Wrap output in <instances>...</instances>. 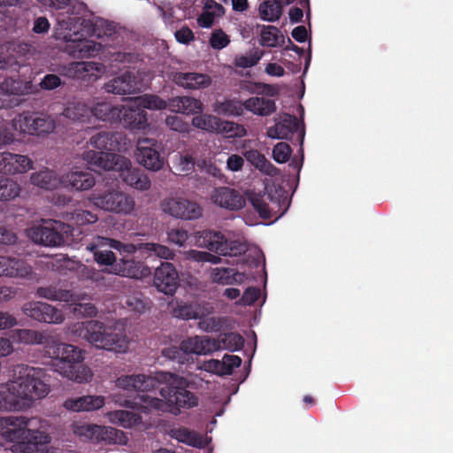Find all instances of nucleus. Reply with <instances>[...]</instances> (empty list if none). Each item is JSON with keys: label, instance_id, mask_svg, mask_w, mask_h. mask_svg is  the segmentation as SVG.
Masks as SVG:
<instances>
[{"label": "nucleus", "instance_id": "obj_1", "mask_svg": "<svg viewBox=\"0 0 453 453\" xmlns=\"http://www.w3.org/2000/svg\"><path fill=\"white\" fill-rule=\"evenodd\" d=\"M13 426V429L3 433L2 437L7 434L11 441L17 440L12 445L13 453H48V444L50 441L49 434L39 429L32 428L37 418H27L26 417H2V423Z\"/></svg>", "mask_w": 453, "mask_h": 453}, {"label": "nucleus", "instance_id": "obj_2", "mask_svg": "<svg viewBox=\"0 0 453 453\" xmlns=\"http://www.w3.org/2000/svg\"><path fill=\"white\" fill-rule=\"evenodd\" d=\"M46 349L52 357L54 371L63 377L79 383L88 382L92 379L90 369L81 364L83 356L76 346L50 338Z\"/></svg>", "mask_w": 453, "mask_h": 453}, {"label": "nucleus", "instance_id": "obj_3", "mask_svg": "<svg viewBox=\"0 0 453 453\" xmlns=\"http://www.w3.org/2000/svg\"><path fill=\"white\" fill-rule=\"evenodd\" d=\"M82 158L90 166L104 171H116L123 180L136 189L148 190L150 180L143 170L131 168L130 161L116 153L95 152L93 150L84 151Z\"/></svg>", "mask_w": 453, "mask_h": 453}, {"label": "nucleus", "instance_id": "obj_4", "mask_svg": "<svg viewBox=\"0 0 453 453\" xmlns=\"http://www.w3.org/2000/svg\"><path fill=\"white\" fill-rule=\"evenodd\" d=\"M15 378L5 384L7 391L17 399L35 401L44 398L50 392L48 374L41 368L18 365L13 369Z\"/></svg>", "mask_w": 453, "mask_h": 453}, {"label": "nucleus", "instance_id": "obj_5", "mask_svg": "<svg viewBox=\"0 0 453 453\" xmlns=\"http://www.w3.org/2000/svg\"><path fill=\"white\" fill-rule=\"evenodd\" d=\"M160 395L167 400L169 412L177 416L181 409H191L198 405V396L188 390L189 383L187 379L167 372H157Z\"/></svg>", "mask_w": 453, "mask_h": 453}, {"label": "nucleus", "instance_id": "obj_6", "mask_svg": "<svg viewBox=\"0 0 453 453\" xmlns=\"http://www.w3.org/2000/svg\"><path fill=\"white\" fill-rule=\"evenodd\" d=\"M77 326L76 330L96 348L119 353L128 349L129 341L124 332H116L115 328L101 321L88 320Z\"/></svg>", "mask_w": 453, "mask_h": 453}, {"label": "nucleus", "instance_id": "obj_7", "mask_svg": "<svg viewBox=\"0 0 453 453\" xmlns=\"http://www.w3.org/2000/svg\"><path fill=\"white\" fill-rule=\"evenodd\" d=\"M111 398L116 404L134 410L145 415L160 412H169V405L165 398H158L147 394L126 395L123 393H112Z\"/></svg>", "mask_w": 453, "mask_h": 453}, {"label": "nucleus", "instance_id": "obj_8", "mask_svg": "<svg viewBox=\"0 0 453 453\" xmlns=\"http://www.w3.org/2000/svg\"><path fill=\"white\" fill-rule=\"evenodd\" d=\"M73 230L70 224L53 220L45 225L30 228L28 236L35 243L47 247H58L63 245L69 235H73Z\"/></svg>", "mask_w": 453, "mask_h": 453}, {"label": "nucleus", "instance_id": "obj_9", "mask_svg": "<svg viewBox=\"0 0 453 453\" xmlns=\"http://www.w3.org/2000/svg\"><path fill=\"white\" fill-rule=\"evenodd\" d=\"M196 244L221 256L237 257L247 251L244 242L238 240L228 242L220 232L210 230L198 233Z\"/></svg>", "mask_w": 453, "mask_h": 453}, {"label": "nucleus", "instance_id": "obj_10", "mask_svg": "<svg viewBox=\"0 0 453 453\" xmlns=\"http://www.w3.org/2000/svg\"><path fill=\"white\" fill-rule=\"evenodd\" d=\"M37 4L57 14L62 30H69L73 18L86 12V4L78 0H35Z\"/></svg>", "mask_w": 453, "mask_h": 453}, {"label": "nucleus", "instance_id": "obj_11", "mask_svg": "<svg viewBox=\"0 0 453 453\" xmlns=\"http://www.w3.org/2000/svg\"><path fill=\"white\" fill-rule=\"evenodd\" d=\"M15 130L31 135H43L55 130V121L47 115L25 111L16 116L12 120Z\"/></svg>", "mask_w": 453, "mask_h": 453}, {"label": "nucleus", "instance_id": "obj_12", "mask_svg": "<svg viewBox=\"0 0 453 453\" xmlns=\"http://www.w3.org/2000/svg\"><path fill=\"white\" fill-rule=\"evenodd\" d=\"M69 28L74 34L81 35H95L102 37L111 35L115 27L107 20L95 17L86 5V12L81 15H76Z\"/></svg>", "mask_w": 453, "mask_h": 453}, {"label": "nucleus", "instance_id": "obj_13", "mask_svg": "<svg viewBox=\"0 0 453 453\" xmlns=\"http://www.w3.org/2000/svg\"><path fill=\"white\" fill-rule=\"evenodd\" d=\"M160 206L164 213L179 219L194 220L203 215L200 204L181 196L166 197L161 202Z\"/></svg>", "mask_w": 453, "mask_h": 453}, {"label": "nucleus", "instance_id": "obj_14", "mask_svg": "<svg viewBox=\"0 0 453 453\" xmlns=\"http://www.w3.org/2000/svg\"><path fill=\"white\" fill-rule=\"evenodd\" d=\"M104 65L96 62H71L58 68L60 75L70 79L92 82L104 72Z\"/></svg>", "mask_w": 453, "mask_h": 453}, {"label": "nucleus", "instance_id": "obj_15", "mask_svg": "<svg viewBox=\"0 0 453 453\" xmlns=\"http://www.w3.org/2000/svg\"><path fill=\"white\" fill-rule=\"evenodd\" d=\"M93 203L104 211L128 214L134 207V200L119 191H110L92 196Z\"/></svg>", "mask_w": 453, "mask_h": 453}, {"label": "nucleus", "instance_id": "obj_16", "mask_svg": "<svg viewBox=\"0 0 453 453\" xmlns=\"http://www.w3.org/2000/svg\"><path fill=\"white\" fill-rule=\"evenodd\" d=\"M160 145L151 138H139L137 142V160L145 168L157 172L164 166V157L159 153Z\"/></svg>", "mask_w": 453, "mask_h": 453}, {"label": "nucleus", "instance_id": "obj_17", "mask_svg": "<svg viewBox=\"0 0 453 453\" xmlns=\"http://www.w3.org/2000/svg\"><path fill=\"white\" fill-rule=\"evenodd\" d=\"M73 432L81 441H105L106 443H117L119 430L112 427H105L93 424L75 423L73 425Z\"/></svg>", "mask_w": 453, "mask_h": 453}, {"label": "nucleus", "instance_id": "obj_18", "mask_svg": "<svg viewBox=\"0 0 453 453\" xmlns=\"http://www.w3.org/2000/svg\"><path fill=\"white\" fill-rule=\"evenodd\" d=\"M267 135L281 140H292L296 135L297 141L303 143L304 129H300L299 120L295 115L286 114L280 121L267 129Z\"/></svg>", "mask_w": 453, "mask_h": 453}, {"label": "nucleus", "instance_id": "obj_19", "mask_svg": "<svg viewBox=\"0 0 453 453\" xmlns=\"http://www.w3.org/2000/svg\"><path fill=\"white\" fill-rule=\"evenodd\" d=\"M23 313L38 321L49 324H59L64 320L62 311L42 302H29L22 306Z\"/></svg>", "mask_w": 453, "mask_h": 453}, {"label": "nucleus", "instance_id": "obj_20", "mask_svg": "<svg viewBox=\"0 0 453 453\" xmlns=\"http://www.w3.org/2000/svg\"><path fill=\"white\" fill-rule=\"evenodd\" d=\"M157 373L155 377L146 374L121 375L115 380V385L127 392H149L157 388L158 384Z\"/></svg>", "mask_w": 453, "mask_h": 453}, {"label": "nucleus", "instance_id": "obj_21", "mask_svg": "<svg viewBox=\"0 0 453 453\" xmlns=\"http://www.w3.org/2000/svg\"><path fill=\"white\" fill-rule=\"evenodd\" d=\"M154 286L165 295H173L179 283V275L173 264L164 262L157 267L153 278Z\"/></svg>", "mask_w": 453, "mask_h": 453}, {"label": "nucleus", "instance_id": "obj_22", "mask_svg": "<svg viewBox=\"0 0 453 453\" xmlns=\"http://www.w3.org/2000/svg\"><path fill=\"white\" fill-rule=\"evenodd\" d=\"M211 199L214 204L229 211H238L246 204V199L241 192L229 187L215 188Z\"/></svg>", "mask_w": 453, "mask_h": 453}, {"label": "nucleus", "instance_id": "obj_23", "mask_svg": "<svg viewBox=\"0 0 453 453\" xmlns=\"http://www.w3.org/2000/svg\"><path fill=\"white\" fill-rule=\"evenodd\" d=\"M113 239L97 235L87 245V250L91 251L95 261L100 265H111L117 261L113 251Z\"/></svg>", "mask_w": 453, "mask_h": 453}, {"label": "nucleus", "instance_id": "obj_24", "mask_svg": "<svg viewBox=\"0 0 453 453\" xmlns=\"http://www.w3.org/2000/svg\"><path fill=\"white\" fill-rule=\"evenodd\" d=\"M81 34H74L72 31L65 30L64 39L73 42L69 53L76 58H86L96 56L101 50L102 45L93 41L84 40Z\"/></svg>", "mask_w": 453, "mask_h": 453}, {"label": "nucleus", "instance_id": "obj_25", "mask_svg": "<svg viewBox=\"0 0 453 453\" xmlns=\"http://www.w3.org/2000/svg\"><path fill=\"white\" fill-rule=\"evenodd\" d=\"M125 140L126 135L121 132L101 131L90 137L89 144L99 150L98 152L109 153L108 151H120L125 145Z\"/></svg>", "mask_w": 453, "mask_h": 453}, {"label": "nucleus", "instance_id": "obj_26", "mask_svg": "<svg viewBox=\"0 0 453 453\" xmlns=\"http://www.w3.org/2000/svg\"><path fill=\"white\" fill-rule=\"evenodd\" d=\"M192 125L199 129L207 132H217V133H231L233 134H238L234 132V128H240V127L234 122L222 120L219 118L211 114H200L195 116L192 119Z\"/></svg>", "mask_w": 453, "mask_h": 453}, {"label": "nucleus", "instance_id": "obj_27", "mask_svg": "<svg viewBox=\"0 0 453 453\" xmlns=\"http://www.w3.org/2000/svg\"><path fill=\"white\" fill-rule=\"evenodd\" d=\"M249 200L259 217L264 219H271L273 217L278 219L285 212L284 210L278 213L280 207V200L275 201L271 194H265L263 196L252 194L250 196Z\"/></svg>", "mask_w": 453, "mask_h": 453}, {"label": "nucleus", "instance_id": "obj_28", "mask_svg": "<svg viewBox=\"0 0 453 453\" xmlns=\"http://www.w3.org/2000/svg\"><path fill=\"white\" fill-rule=\"evenodd\" d=\"M169 78L173 83L186 89H200L208 88L211 83L209 75L200 73L172 72Z\"/></svg>", "mask_w": 453, "mask_h": 453}, {"label": "nucleus", "instance_id": "obj_29", "mask_svg": "<svg viewBox=\"0 0 453 453\" xmlns=\"http://www.w3.org/2000/svg\"><path fill=\"white\" fill-rule=\"evenodd\" d=\"M111 268L115 274L133 279H142L150 273L149 267L142 262L127 257L116 261Z\"/></svg>", "mask_w": 453, "mask_h": 453}, {"label": "nucleus", "instance_id": "obj_30", "mask_svg": "<svg viewBox=\"0 0 453 453\" xmlns=\"http://www.w3.org/2000/svg\"><path fill=\"white\" fill-rule=\"evenodd\" d=\"M104 403L105 399L104 396L88 395L67 398L63 403V407L74 412L94 411L101 409Z\"/></svg>", "mask_w": 453, "mask_h": 453}, {"label": "nucleus", "instance_id": "obj_31", "mask_svg": "<svg viewBox=\"0 0 453 453\" xmlns=\"http://www.w3.org/2000/svg\"><path fill=\"white\" fill-rule=\"evenodd\" d=\"M180 344L188 358H190V355L192 354L206 355L220 347L218 341L199 336L188 337L183 340Z\"/></svg>", "mask_w": 453, "mask_h": 453}, {"label": "nucleus", "instance_id": "obj_32", "mask_svg": "<svg viewBox=\"0 0 453 453\" xmlns=\"http://www.w3.org/2000/svg\"><path fill=\"white\" fill-rule=\"evenodd\" d=\"M104 89L108 93L116 95H129L136 91L134 74L126 71L119 76L114 77L104 84Z\"/></svg>", "mask_w": 453, "mask_h": 453}, {"label": "nucleus", "instance_id": "obj_33", "mask_svg": "<svg viewBox=\"0 0 453 453\" xmlns=\"http://www.w3.org/2000/svg\"><path fill=\"white\" fill-rule=\"evenodd\" d=\"M32 168V161L23 155L2 151V173L15 174Z\"/></svg>", "mask_w": 453, "mask_h": 453}, {"label": "nucleus", "instance_id": "obj_34", "mask_svg": "<svg viewBox=\"0 0 453 453\" xmlns=\"http://www.w3.org/2000/svg\"><path fill=\"white\" fill-rule=\"evenodd\" d=\"M119 121L131 130H144L147 127V113L141 108L121 106Z\"/></svg>", "mask_w": 453, "mask_h": 453}, {"label": "nucleus", "instance_id": "obj_35", "mask_svg": "<svg viewBox=\"0 0 453 453\" xmlns=\"http://www.w3.org/2000/svg\"><path fill=\"white\" fill-rule=\"evenodd\" d=\"M62 182L75 190H88L95 186L96 180L93 174L87 171H74L65 174Z\"/></svg>", "mask_w": 453, "mask_h": 453}, {"label": "nucleus", "instance_id": "obj_36", "mask_svg": "<svg viewBox=\"0 0 453 453\" xmlns=\"http://www.w3.org/2000/svg\"><path fill=\"white\" fill-rule=\"evenodd\" d=\"M31 273V267L24 260L2 255V275L25 278Z\"/></svg>", "mask_w": 453, "mask_h": 453}, {"label": "nucleus", "instance_id": "obj_37", "mask_svg": "<svg viewBox=\"0 0 453 453\" xmlns=\"http://www.w3.org/2000/svg\"><path fill=\"white\" fill-rule=\"evenodd\" d=\"M169 107L173 111L190 115L203 111V103L191 96H176L170 100Z\"/></svg>", "mask_w": 453, "mask_h": 453}, {"label": "nucleus", "instance_id": "obj_38", "mask_svg": "<svg viewBox=\"0 0 453 453\" xmlns=\"http://www.w3.org/2000/svg\"><path fill=\"white\" fill-rule=\"evenodd\" d=\"M10 337L17 344H39L47 345L50 337L33 329H14L10 331Z\"/></svg>", "mask_w": 453, "mask_h": 453}, {"label": "nucleus", "instance_id": "obj_39", "mask_svg": "<svg viewBox=\"0 0 453 453\" xmlns=\"http://www.w3.org/2000/svg\"><path fill=\"white\" fill-rule=\"evenodd\" d=\"M91 114L102 121L116 123L121 118V106L111 103H97L92 109Z\"/></svg>", "mask_w": 453, "mask_h": 453}, {"label": "nucleus", "instance_id": "obj_40", "mask_svg": "<svg viewBox=\"0 0 453 453\" xmlns=\"http://www.w3.org/2000/svg\"><path fill=\"white\" fill-rule=\"evenodd\" d=\"M245 106L247 111L262 117L270 116L277 109L274 100L259 96L245 100Z\"/></svg>", "mask_w": 453, "mask_h": 453}, {"label": "nucleus", "instance_id": "obj_41", "mask_svg": "<svg viewBox=\"0 0 453 453\" xmlns=\"http://www.w3.org/2000/svg\"><path fill=\"white\" fill-rule=\"evenodd\" d=\"M243 155L246 160L261 173L272 177L278 174V169L258 150H246Z\"/></svg>", "mask_w": 453, "mask_h": 453}, {"label": "nucleus", "instance_id": "obj_42", "mask_svg": "<svg viewBox=\"0 0 453 453\" xmlns=\"http://www.w3.org/2000/svg\"><path fill=\"white\" fill-rule=\"evenodd\" d=\"M38 296L52 301L74 303L78 300L77 295L71 290L58 288L56 286L40 287L36 290Z\"/></svg>", "mask_w": 453, "mask_h": 453}, {"label": "nucleus", "instance_id": "obj_43", "mask_svg": "<svg viewBox=\"0 0 453 453\" xmlns=\"http://www.w3.org/2000/svg\"><path fill=\"white\" fill-rule=\"evenodd\" d=\"M246 110L245 101L242 103L236 98L226 99L224 101L217 100L213 104V111L219 115L226 117H239Z\"/></svg>", "mask_w": 453, "mask_h": 453}, {"label": "nucleus", "instance_id": "obj_44", "mask_svg": "<svg viewBox=\"0 0 453 453\" xmlns=\"http://www.w3.org/2000/svg\"><path fill=\"white\" fill-rule=\"evenodd\" d=\"M246 276L244 273H239L233 268H214L211 271L212 281L221 285L241 284Z\"/></svg>", "mask_w": 453, "mask_h": 453}, {"label": "nucleus", "instance_id": "obj_45", "mask_svg": "<svg viewBox=\"0 0 453 453\" xmlns=\"http://www.w3.org/2000/svg\"><path fill=\"white\" fill-rule=\"evenodd\" d=\"M63 115L73 121L84 122L91 115V108L84 103H70L64 109Z\"/></svg>", "mask_w": 453, "mask_h": 453}, {"label": "nucleus", "instance_id": "obj_46", "mask_svg": "<svg viewBox=\"0 0 453 453\" xmlns=\"http://www.w3.org/2000/svg\"><path fill=\"white\" fill-rule=\"evenodd\" d=\"M258 11L264 20L276 21L282 14V5L279 1L265 0L259 4Z\"/></svg>", "mask_w": 453, "mask_h": 453}, {"label": "nucleus", "instance_id": "obj_47", "mask_svg": "<svg viewBox=\"0 0 453 453\" xmlns=\"http://www.w3.org/2000/svg\"><path fill=\"white\" fill-rule=\"evenodd\" d=\"M109 417L113 422L126 428L132 427L142 419L139 414L126 410L111 411L109 413Z\"/></svg>", "mask_w": 453, "mask_h": 453}, {"label": "nucleus", "instance_id": "obj_48", "mask_svg": "<svg viewBox=\"0 0 453 453\" xmlns=\"http://www.w3.org/2000/svg\"><path fill=\"white\" fill-rule=\"evenodd\" d=\"M172 314L174 318L185 320L200 319L202 316L198 305L187 303H177Z\"/></svg>", "mask_w": 453, "mask_h": 453}, {"label": "nucleus", "instance_id": "obj_49", "mask_svg": "<svg viewBox=\"0 0 453 453\" xmlns=\"http://www.w3.org/2000/svg\"><path fill=\"white\" fill-rule=\"evenodd\" d=\"M31 182L44 189H55L58 185V180L51 172L44 171L33 173L31 176Z\"/></svg>", "mask_w": 453, "mask_h": 453}, {"label": "nucleus", "instance_id": "obj_50", "mask_svg": "<svg viewBox=\"0 0 453 453\" xmlns=\"http://www.w3.org/2000/svg\"><path fill=\"white\" fill-rule=\"evenodd\" d=\"M263 56V50L252 49L245 55H237L234 58V65L240 68L252 67L260 61Z\"/></svg>", "mask_w": 453, "mask_h": 453}, {"label": "nucleus", "instance_id": "obj_51", "mask_svg": "<svg viewBox=\"0 0 453 453\" xmlns=\"http://www.w3.org/2000/svg\"><path fill=\"white\" fill-rule=\"evenodd\" d=\"M280 30L274 26H264L260 32V44L264 47H276L279 43Z\"/></svg>", "mask_w": 453, "mask_h": 453}, {"label": "nucleus", "instance_id": "obj_52", "mask_svg": "<svg viewBox=\"0 0 453 453\" xmlns=\"http://www.w3.org/2000/svg\"><path fill=\"white\" fill-rule=\"evenodd\" d=\"M69 219L71 221H73V224L79 226L93 224L98 220V217L96 214L82 209L74 210L73 212L70 213Z\"/></svg>", "mask_w": 453, "mask_h": 453}, {"label": "nucleus", "instance_id": "obj_53", "mask_svg": "<svg viewBox=\"0 0 453 453\" xmlns=\"http://www.w3.org/2000/svg\"><path fill=\"white\" fill-rule=\"evenodd\" d=\"M138 100L139 105L145 109L163 110L167 107V103L157 95H144Z\"/></svg>", "mask_w": 453, "mask_h": 453}, {"label": "nucleus", "instance_id": "obj_54", "mask_svg": "<svg viewBox=\"0 0 453 453\" xmlns=\"http://www.w3.org/2000/svg\"><path fill=\"white\" fill-rule=\"evenodd\" d=\"M220 342L225 349L230 351H236L243 347L244 339L240 334L228 333L222 336Z\"/></svg>", "mask_w": 453, "mask_h": 453}, {"label": "nucleus", "instance_id": "obj_55", "mask_svg": "<svg viewBox=\"0 0 453 453\" xmlns=\"http://www.w3.org/2000/svg\"><path fill=\"white\" fill-rule=\"evenodd\" d=\"M145 251L150 252L160 258L173 259L174 253L168 247L153 242H144L143 247Z\"/></svg>", "mask_w": 453, "mask_h": 453}, {"label": "nucleus", "instance_id": "obj_56", "mask_svg": "<svg viewBox=\"0 0 453 453\" xmlns=\"http://www.w3.org/2000/svg\"><path fill=\"white\" fill-rule=\"evenodd\" d=\"M20 188L17 181L2 177V200H11L19 195Z\"/></svg>", "mask_w": 453, "mask_h": 453}, {"label": "nucleus", "instance_id": "obj_57", "mask_svg": "<svg viewBox=\"0 0 453 453\" xmlns=\"http://www.w3.org/2000/svg\"><path fill=\"white\" fill-rule=\"evenodd\" d=\"M111 63L122 64L127 66L131 64H135L141 60L140 55L135 52H122L116 51L111 54L110 57Z\"/></svg>", "mask_w": 453, "mask_h": 453}, {"label": "nucleus", "instance_id": "obj_58", "mask_svg": "<svg viewBox=\"0 0 453 453\" xmlns=\"http://www.w3.org/2000/svg\"><path fill=\"white\" fill-rule=\"evenodd\" d=\"M162 354L164 357H167L170 360L176 361L179 364H185L189 361L188 357L187 356L186 352H184V349L180 344L179 347L177 346H171L168 348H165L163 349Z\"/></svg>", "mask_w": 453, "mask_h": 453}, {"label": "nucleus", "instance_id": "obj_59", "mask_svg": "<svg viewBox=\"0 0 453 453\" xmlns=\"http://www.w3.org/2000/svg\"><path fill=\"white\" fill-rule=\"evenodd\" d=\"M291 153L290 146L287 142H280L274 146L273 157L277 163H285L289 159Z\"/></svg>", "mask_w": 453, "mask_h": 453}, {"label": "nucleus", "instance_id": "obj_60", "mask_svg": "<svg viewBox=\"0 0 453 453\" xmlns=\"http://www.w3.org/2000/svg\"><path fill=\"white\" fill-rule=\"evenodd\" d=\"M195 159L190 155H180L175 166L178 174L188 175L195 168Z\"/></svg>", "mask_w": 453, "mask_h": 453}, {"label": "nucleus", "instance_id": "obj_61", "mask_svg": "<svg viewBox=\"0 0 453 453\" xmlns=\"http://www.w3.org/2000/svg\"><path fill=\"white\" fill-rule=\"evenodd\" d=\"M166 126L173 131L179 133H188L189 132V125L185 122L181 117L177 115H170L165 119Z\"/></svg>", "mask_w": 453, "mask_h": 453}, {"label": "nucleus", "instance_id": "obj_62", "mask_svg": "<svg viewBox=\"0 0 453 453\" xmlns=\"http://www.w3.org/2000/svg\"><path fill=\"white\" fill-rule=\"evenodd\" d=\"M197 166L203 172H205L210 176L221 180L224 177V174L221 172V169L216 165L214 162L207 159H202L197 162Z\"/></svg>", "mask_w": 453, "mask_h": 453}, {"label": "nucleus", "instance_id": "obj_63", "mask_svg": "<svg viewBox=\"0 0 453 453\" xmlns=\"http://www.w3.org/2000/svg\"><path fill=\"white\" fill-rule=\"evenodd\" d=\"M230 42L228 35L221 29L214 31L210 38V44L215 50H221Z\"/></svg>", "mask_w": 453, "mask_h": 453}, {"label": "nucleus", "instance_id": "obj_64", "mask_svg": "<svg viewBox=\"0 0 453 453\" xmlns=\"http://www.w3.org/2000/svg\"><path fill=\"white\" fill-rule=\"evenodd\" d=\"M222 364H224L222 374L230 375L234 368L242 365V358L238 356L226 354L223 357Z\"/></svg>", "mask_w": 453, "mask_h": 453}]
</instances>
